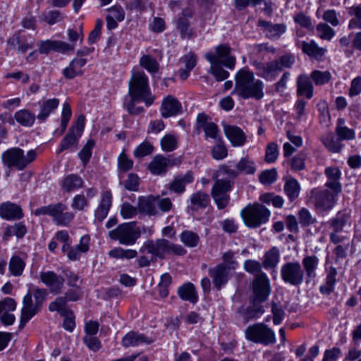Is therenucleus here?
I'll list each match as a JSON object with an SVG mask.
<instances>
[{
	"mask_svg": "<svg viewBox=\"0 0 361 361\" xmlns=\"http://www.w3.org/2000/svg\"><path fill=\"white\" fill-rule=\"evenodd\" d=\"M264 82L255 78L252 71L247 68L240 69L235 76V87L232 94L243 99L259 100L264 97Z\"/></svg>",
	"mask_w": 361,
	"mask_h": 361,
	"instance_id": "1",
	"label": "nucleus"
},
{
	"mask_svg": "<svg viewBox=\"0 0 361 361\" xmlns=\"http://www.w3.org/2000/svg\"><path fill=\"white\" fill-rule=\"evenodd\" d=\"M130 97L142 99L147 106L152 104L154 100L149 86L148 78L143 71H133L128 82Z\"/></svg>",
	"mask_w": 361,
	"mask_h": 361,
	"instance_id": "2",
	"label": "nucleus"
},
{
	"mask_svg": "<svg viewBox=\"0 0 361 361\" xmlns=\"http://www.w3.org/2000/svg\"><path fill=\"white\" fill-rule=\"evenodd\" d=\"M35 150L31 149L24 154V151L19 147H12L5 151L1 155L4 165L8 169H16L18 171L23 170L28 164L36 158ZM8 173L7 175L8 176Z\"/></svg>",
	"mask_w": 361,
	"mask_h": 361,
	"instance_id": "3",
	"label": "nucleus"
},
{
	"mask_svg": "<svg viewBox=\"0 0 361 361\" xmlns=\"http://www.w3.org/2000/svg\"><path fill=\"white\" fill-rule=\"evenodd\" d=\"M109 237L121 245L130 246L135 244L141 236V230L135 221L119 224L116 228L109 231Z\"/></svg>",
	"mask_w": 361,
	"mask_h": 361,
	"instance_id": "4",
	"label": "nucleus"
},
{
	"mask_svg": "<svg viewBox=\"0 0 361 361\" xmlns=\"http://www.w3.org/2000/svg\"><path fill=\"white\" fill-rule=\"evenodd\" d=\"M245 338L255 343L269 345L276 343L274 331L264 323H255L245 330Z\"/></svg>",
	"mask_w": 361,
	"mask_h": 361,
	"instance_id": "5",
	"label": "nucleus"
},
{
	"mask_svg": "<svg viewBox=\"0 0 361 361\" xmlns=\"http://www.w3.org/2000/svg\"><path fill=\"white\" fill-rule=\"evenodd\" d=\"M270 215V211L259 203L248 205L241 211L244 222L250 228H258L262 224L267 223Z\"/></svg>",
	"mask_w": 361,
	"mask_h": 361,
	"instance_id": "6",
	"label": "nucleus"
},
{
	"mask_svg": "<svg viewBox=\"0 0 361 361\" xmlns=\"http://www.w3.org/2000/svg\"><path fill=\"white\" fill-rule=\"evenodd\" d=\"M280 274L285 283L294 287L300 286L305 280L302 267L298 261L284 263L281 267Z\"/></svg>",
	"mask_w": 361,
	"mask_h": 361,
	"instance_id": "7",
	"label": "nucleus"
},
{
	"mask_svg": "<svg viewBox=\"0 0 361 361\" xmlns=\"http://www.w3.org/2000/svg\"><path fill=\"white\" fill-rule=\"evenodd\" d=\"M254 304L267 300L270 293L271 286L268 276L265 273H259L255 276L252 281Z\"/></svg>",
	"mask_w": 361,
	"mask_h": 361,
	"instance_id": "8",
	"label": "nucleus"
},
{
	"mask_svg": "<svg viewBox=\"0 0 361 361\" xmlns=\"http://www.w3.org/2000/svg\"><path fill=\"white\" fill-rule=\"evenodd\" d=\"M338 194L333 190L330 192L328 190L314 189L312 191L311 197L315 208L320 212H324L330 210L334 207L336 197Z\"/></svg>",
	"mask_w": 361,
	"mask_h": 361,
	"instance_id": "9",
	"label": "nucleus"
},
{
	"mask_svg": "<svg viewBox=\"0 0 361 361\" xmlns=\"http://www.w3.org/2000/svg\"><path fill=\"white\" fill-rule=\"evenodd\" d=\"M250 64L255 68L257 75L267 80H275L279 73L278 64L274 60L266 63L254 60Z\"/></svg>",
	"mask_w": 361,
	"mask_h": 361,
	"instance_id": "10",
	"label": "nucleus"
},
{
	"mask_svg": "<svg viewBox=\"0 0 361 361\" xmlns=\"http://www.w3.org/2000/svg\"><path fill=\"white\" fill-rule=\"evenodd\" d=\"M41 307L32 301V293L29 291L23 298L19 328L23 329L32 317L37 314Z\"/></svg>",
	"mask_w": 361,
	"mask_h": 361,
	"instance_id": "11",
	"label": "nucleus"
},
{
	"mask_svg": "<svg viewBox=\"0 0 361 361\" xmlns=\"http://www.w3.org/2000/svg\"><path fill=\"white\" fill-rule=\"evenodd\" d=\"M231 49L228 44H220L216 47L214 54L207 53L205 58L207 60V56H214L216 63H221L226 68L232 70L235 66V57L231 55Z\"/></svg>",
	"mask_w": 361,
	"mask_h": 361,
	"instance_id": "12",
	"label": "nucleus"
},
{
	"mask_svg": "<svg viewBox=\"0 0 361 361\" xmlns=\"http://www.w3.org/2000/svg\"><path fill=\"white\" fill-rule=\"evenodd\" d=\"M39 276L42 282L49 288L51 293L58 295L61 292L64 283L63 276L52 271H42Z\"/></svg>",
	"mask_w": 361,
	"mask_h": 361,
	"instance_id": "13",
	"label": "nucleus"
},
{
	"mask_svg": "<svg viewBox=\"0 0 361 361\" xmlns=\"http://www.w3.org/2000/svg\"><path fill=\"white\" fill-rule=\"evenodd\" d=\"M158 258L164 259L166 255L183 256L186 254V250L180 245L174 244L166 239L157 240Z\"/></svg>",
	"mask_w": 361,
	"mask_h": 361,
	"instance_id": "14",
	"label": "nucleus"
},
{
	"mask_svg": "<svg viewBox=\"0 0 361 361\" xmlns=\"http://www.w3.org/2000/svg\"><path fill=\"white\" fill-rule=\"evenodd\" d=\"M111 205L112 194L110 190H106L102 193L99 203L94 210V224H100L106 218Z\"/></svg>",
	"mask_w": 361,
	"mask_h": 361,
	"instance_id": "15",
	"label": "nucleus"
},
{
	"mask_svg": "<svg viewBox=\"0 0 361 361\" xmlns=\"http://www.w3.org/2000/svg\"><path fill=\"white\" fill-rule=\"evenodd\" d=\"M38 51L42 54H48L51 51L66 52L73 51L74 46L67 42L57 40H45L39 42Z\"/></svg>",
	"mask_w": 361,
	"mask_h": 361,
	"instance_id": "16",
	"label": "nucleus"
},
{
	"mask_svg": "<svg viewBox=\"0 0 361 361\" xmlns=\"http://www.w3.org/2000/svg\"><path fill=\"white\" fill-rule=\"evenodd\" d=\"M67 207L63 203L51 204V214L54 221L58 225L66 226L74 218V214L70 212H66Z\"/></svg>",
	"mask_w": 361,
	"mask_h": 361,
	"instance_id": "17",
	"label": "nucleus"
},
{
	"mask_svg": "<svg viewBox=\"0 0 361 361\" xmlns=\"http://www.w3.org/2000/svg\"><path fill=\"white\" fill-rule=\"evenodd\" d=\"M229 274L230 270L225 267V264H217L209 269V275L217 290H220L226 285L228 281Z\"/></svg>",
	"mask_w": 361,
	"mask_h": 361,
	"instance_id": "18",
	"label": "nucleus"
},
{
	"mask_svg": "<svg viewBox=\"0 0 361 361\" xmlns=\"http://www.w3.org/2000/svg\"><path fill=\"white\" fill-rule=\"evenodd\" d=\"M319 259L317 255H305L302 259V267L304 273V279L308 283L317 277V271L319 266Z\"/></svg>",
	"mask_w": 361,
	"mask_h": 361,
	"instance_id": "19",
	"label": "nucleus"
},
{
	"mask_svg": "<svg viewBox=\"0 0 361 361\" xmlns=\"http://www.w3.org/2000/svg\"><path fill=\"white\" fill-rule=\"evenodd\" d=\"M257 25L263 28L265 36L271 39H278L286 30V25L283 23L273 24L264 20H259Z\"/></svg>",
	"mask_w": 361,
	"mask_h": 361,
	"instance_id": "20",
	"label": "nucleus"
},
{
	"mask_svg": "<svg viewBox=\"0 0 361 361\" xmlns=\"http://www.w3.org/2000/svg\"><path fill=\"white\" fill-rule=\"evenodd\" d=\"M160 111L164 118L174 116L181 113L182 106L176 98L169 95L163 99Z\"/></svg>",
	"mask_w": 361,
	"mask_h": 361,
	"instance_id": "21",
	"label": "nucleus"
},
{
	"mask_svg": "<svg viewBox=\"0 0 361 361\" xmlns=\"http://www.w3.org/2000/svg\"><path fill=\"white\" fill-rule=\"evenodd\" d=\"M324 174L327 178L325 186L335 193H340L341 192V184L340 183L341 172L339 169L335 166L326 167L324 170Z\"/></svg>",
	"mask_w": 361,
	"mask_h": 361,
	"instance_id": "22",
	"label": "nucleus"
},
{
	"mask_svg": "<svg viewBox=\"0 0 361 361\" xmlns=\"http://www.w3.org/2000/svg\"><path fill=\"white\" fill-rule=\"evenodd\" d=\"M153 342L154 339L152 337H147L134 331L127 333L122 339V345L125 348L135 347L142 344L149 345Z\"/></svg>",
	"mask_w": 361,
	"mask_h": 361,
	"instance_id": "23",
	"label": "nucleus"
},
{
	"mask_svg": "<svg viewBox=\"0 0 361 361\" xmlns=\"http://www.w3.org/2000/svg\"><path fill=\"white\" fill-rule=\"evenodd\" d=\"M224 130L226 137L233 147H240L245 143L246 135L239 127L232 125H224Z\"/></svg>",
	"mask_w": 361,
	"mask_h": 361,
	"instance_id": "24",
	"label": "nucleus"
},
{
	"mask_svg": "<svg viewBox=\"0 0 361 361\" xmlns=\"http://www.w3.org/2000/svg\"><path fill=\"white\" fill-rule=\"evenodd\" d=\"M0 216L4 219L11 221L23 218V213L19 205L7 202L0 205Z\"/></svg>",
	"mask_w": 361,
	"mask_h": 361,
	"instance_id": "25",
	"label": "nucleus"
},
{
	"mask_svg": "<svg viewBox=\"0 0 361 361\" xmlns=\"http://www.w3.org/2000/svg\"><path fill=\"white\" fill-rule=\"evenodd\" d=\"M193 180L192 173L188 171L185 174L176 176L173 180L170 183L169 189L173 192L182 194L185 190V185L188 183H191Z\"/></svg>",
	"mask_w": 361,
	"mask_h": 361,
	"instance_id": "26",
	"label": "nucleus"
},
{
	"mask_svg": "<svg viewBox=\"0 0 361 361\" xmlns=\"http://www.w3.org/2000/svg\"><path fill=\"white\" fill-rule=\"evenodd\" d=\"M39 112L37 115V118L40 123L44 122L49 115L58 108L59 100L58 99H49L38 103Z\"/></svg>",
	"mask_w": 361,
	"mask_h": 361,
	"instance_id": "27",
	"label": "nucleus"
},
{
	"mask_svg": "<svg viewBox=\"0 0 361 361\" xmlns=\"http://www.w3.org/2000/svg\"><path fill=\"white\" fill-rule=\"evenodd\" d=\"M297 46L302 49V51L310 57L315 59H320L325 54L326 49L318 45L313 41L310 42H297Z\"/></svg>",
	"mask_w": 361,
	"mask_h": 361,
	"instance_id": "28",
	"label": "nucleus"
},
{
	"mask_svg": "<svg viewBox=\"0 0 361 361\" xmlns=\"http://www.w3.org/2000/svg\"><path fill=\"white\" fill-rule=\"evenodd\" d=\"M172 165L169 159L163 155H157L149 163L148 169L152 174L161 175L166 173L168 166Z\"/></svg>",
	"mask_w": 361,
	"mask_h": 361,
	"instance_id": "29",
	"label": "nucleus"
},
{
	"mask_svg": "<svg viewBox=\"0 0 361 361\" xmlns=\"http://www.w3.org/2000/svg\"><path fill=\"white\" fill-rule=\"evenodd\" d=\"M307 75H300L297 78V94L310 99L313 97L314 87Z\"/></svg>",
	"mask_w": 361,
	"mask_h": 361,
	"instance_id": "30",
	"label": "nucleus"
},
{
	"mask_svg": "<svg viewBox=\"0 0 361 361\" xmlns=\"http://www.w3.org/2000/svg\"><path fill=\"white\" fill-rule=\"evenodd\" d=\"M87 63L83 58H75L69 63V66L63 70V75L66 79H73L78 75H82L83 71L81 69Z\"/></svg>",
	"mask_w": 361,
	"mask_h": 361,
	"instance_id": "31",
	"label": "nucleus"
},
{
	"mask_svg": "<svg viewBox=\"0 0 361 361\" xmlns=\"http://www.w3.org/2000/svg\"><path fill=\"white\" fill-rule=\"evenodd\" d=\"M10 49H17L19 53H25L28 49L33 48V43H29L24 36H21L20 33L14 34L7 42Z\"/></svg>",
	"mask_w": 361,
	"mask_h": 361,
	"instance_id": "32",
	"label": "nucleus"
},
{
	"mask_svg": "<svg viewBox=\"0 0 361 361\" xmlns=\"http://www.w3.org/2000/svg\"><path fill=\"white\" fill-rule=\"evenodd\" d=\"M138 212L149 216H155L159 214V211L156 208V198L154 197H141L137 204Z\"/></svg>",
	"mask_w": 361,
	"mask_h": 361,
	"instance_id": "33",
	"label": "nucleus"
},
{
	"mask_svg": "<svg viewBox=\"0 0 361 361\" xmlns=\"http://www.w3.org/2000/svg\"><path fill=\"white\" fill-rule=\"evenodd\" d=\"M178 296L185 301L195 304L198 300V295L195 286L191 283H186L178 288Z\"/></svg>",
	"mask_w": 361,
	"mask_h": 361,
	"instance_id": "34",
	"label": "nucleus"
},
{
	"mask_svg": "<svg viewBox=\"0 0 361 361\" xmlns=\"http://www.w3.org/2000/svg\"><path fill=\"white\" fill-rule=\"evenodd\" d=\"M180 61L185 66L184 68L179 69V75L182 80H186L190 75V72L197 64V56L194 53L189 52L183 56Z\"/></svg>",
	"mask_w": 361,
	"mask_h": 361,
	"instance_id": "35",
	"label": "nucleus"
},
{
	"mask_svg": "<svg viewBox=\"0 0 361 361\" xmlns=\"http://www.w3.org/2000/svg\"><path fill=\"white\" fill-rule=\"evenodd\" d=\"M26 233L27 228L23 222H18L6 227L3 239L7 240L14 235L17 238L20 239L23 238Z\"/></svg>",
	"mask_w": 361,
	"mask_h": 361,
	"instance_id": "36",
	"label": "nucleus"
},
{
	"mask_svg": "<svg viewBox=\"0 0 361 361\" xmlns=\"http://www.w3.org/2000/svg\"><path fill=\"white\" fill-rule=\"evenodd\" d=\"M16 121L23 127H31L35 123L37 116L28 109H20L14 114Z\"/></svg>",
	"mask_w": 361,
	"mask_h": 361,
	"instance_id": "37",
	"label": "nucleus"
},
{
	"mask_svg": "<svg viewBox=\"0 0 361 361\" xmlns=\"http://www.w3.org/2000/svg\"><path fill=\"white\" fill-rule=\"evenodd\" d=\"M216 58L212 56H207V61L210 63L209 72L213 75L217 81L226 80L229 76V73L222 68V63H216Z\"/></svg>",
	"mask_w": 361,
	"mask_h": 361,
	"instance_id": "38",
	"label": "nucleus"
},
{
	"mask_svg": "<svg viewBox=\"0 0 361 361\" xmlns=\"http://www.w3.org/2000/svg\"><path fill=\"white\" fill-rule=\"evenodd\" d=\"M212 178L215 180V182L212 188L211 193H228L231 190L233 185V181L219 178V175L216 173H214Z\"/></svg>",
	"mask_w": 361,
	"mask_h": 361,
	"instance_id": "39",
	"label": "nucleus"
},
{
	"mask_svg": "<svg viewBox=\"0 0 361 361\" xmlns=\"http://www.w3.org/2000/svg\"><path fill=\"white\" fill-rule=\"evenodd\" d=\"M83 180L77 174H69L62 180V188L68 192L80 188L83 185Z\"/></svg>",
	"mask_w": 361,
	"mask_h": 361,
	"instance_id": "40",
	"label": "nucleus"
},
{
	"mask_svg": "<svg viewBox=\"0 0 361 361\" xmlns=\"http://www.w3.org/2000/svg\"><path fill=\"white\" fill-rule=\"evenodd\" d=\"M322 141L325 147L333 153H338L343 148L341 140L332 133H329L322 137Z\"/></svg>",
	"mask_w": 361,
	"mask_h": 361,
	"instance_id": "41",
	"label": "nucleus"
},
{
	"mask_svg": "<svg viewBox=\"0 0 361 361\" xmlns=\"http://www.w3.org/2000/svg\"><path fill=\"white\" fill-rule=\"evenodd\" d=\"M190 200L192 209L206 208L210 202L209 195L202 191L193 193Z\"/></svg>",
	"mask_w": 361,
	"mask_h": 361,
	"instance_id": "42",
	"label": "nucleus"
},
{
	"mask_svg": "<svg viewBox=\"0 0 361 361\" xmlns=\"http://www.w3.org/2000/svg\"><path fill=\"white\" fill-rule=\"evenodd\" d=\"M80 137L74 133V130H70L68 133L61 141L58 153H61L66 149L74 150L77 147Z\"/></svg>",
	"mask_w": 361,
	"mask_h": 361,
	"instance_id": "43",
	"label": "nucleus"
},
{
	"mask_svg": "<svg viewBox=\"0 0 361 361\" xmlns=\"http://www.w3.org/2000/svg\"><path fill=\"white\" fill-rule=\"evenodd\" d=\"M263 266L265 269L275 268L280 259V251L276 247H272L264 256Z\"/></svg>",
	"mask_w": 361,
	"mask_h": 361,
	"instance_id": "44",
	"label": "nucleus"
},
{
	"mask_svg": "<svg viewBox=\"0 0 361 361\" xmlns=\"http://www.w3.org/2000/svg\"><path fill=\"white\" fill-rule=\"evenodd\" d=\"M284 192L289 201L293 202L298 197L300 192V185L298 181L295 178L287 180L284 184Z\"/></svg>",
	"mask_w": 361,
	"mask_h": 361,
	"instance_id": "45",
	"label": "nucleus"
},
{
	"mask_svg": "<svg viewBox=\"0 0 361 361\" xmlns=\"http://www.w3.org/2000/svg\"><path fill=\"white\" fill-rule=\"evenodd\" d=\"M239 175L244 173L246 175H252L256 171L255 161L248 157H242L238 162H236Z\"/></svg>",
	"mask_w": 361,
	"mask_h": 361,
	"instance_id": "46",
	"label": "nucleus"
},
{
	"mask_svg": "<svg viewBox=\"0 0 361 361\" xmlns=\"http://www.w3.org/2000/svg\"><path fill=\"white\" fill-rule=\"evenodd\" d=\"M25 267V262L19 256L13 255L10 259L8 269L11 274L14 276H20Z\"/></svg>",
	"mask_w": 361,
	"mask_h": 361,
	"instance_id": "47",
	"label": "nucleus"
},
{
	"mask_svg": "<svg viewBox=\"0 0 361 361\" xmlns=\"http://www.w3.org/2000/svg\"><path fill=\"white\" fill-rule=\"evenodd\" d=\"M176 27L179 30L182 38L191 39L195 35L194 30L188 18H178Z\"/></svg>",
	"mask_w": 361,
	"mask_h": 361,
	"instance_id": "48",
	"label": "nucleus"
},
{
	"mask_svg": "<svg viewBox=\"0 0 361 361\" xmlns=\"http://www.w3.org/2000/svg\"><path fill=\"white\" fill-rule=\"evenodd\" d=\"M67 300L64 296L58 297L54 301L51 302L49 305V310L50 312H57L61 316L66 314H71V310L67 308Z\"/></svg>",
	"mask_w": 361,
	"mask_h": 361,
	"instance_id": "49",
	"label": "nucleus"
},
{
	"mask_svg": "<svg viewBox=\"0 0 361 361\" xmlns=\"http://www.w3.org/2000/svg\"><path fill=\"white\" fill-rule=\"evenodd\" d=\"M345 121L343 118L338 119V126L336 128V135L342 140H351L355 137L354 130L343 126Z\"/></svg>",
	"mask_w": 361,
	"mask_h": 361,
	"instance_id": "50",
	"label": "nucleus"
},
{
	"mask_svg": "<svg viewBox=\"0 0 361 361\" xmlns=\"http://www.w3.org/2000/svg\"><path fill=\"white\" fill-rule=\"evenodd\" d=\"M219 176L225 175L229 178L235 179L239 176L236 162L233 161H229L226 164L220 166L219 170L215 173Z\"/></svg>",
	"mask_w": 361,
	"mask_h": 361,
	"instance_id": "51",
	"label": "nucleus"
},
{
	"mask_svg": "<svg viewBox=\"0 0 361 361\" xmlns=\"http://www.w3.org/2000/svg\"><path fill=\"white\" fill-rule=\"evenodd\" d=\"M180 241L188 247H195L200 243L199 235L192 231H184L180 235Z\"/></svg>",
	"mask_w": 361,
	"mask_h": 361,
	"instance_id": "52",
	"label": "nucleus"
},
{
	"mask_svg": "<svg viewBox=\"0 0 361 361\" xmlns=\"http://www.w3.org/2000/svg\"><path fill=\"white\" fill-rule=\"evenodd\" d=\"M310 78L316 85H324L331 80L332 75L328 71L314 70L311 73Z\"/></svg>",
	"mask_w": 361,
	"mask_h": 361,
	"instance_id": "53",
	"label": "nucleus"
},
{
	"mask_svg": "<svg viewBox=\"0 0 361 361\" xmlns=\"http://www.w3.org/2000/svg\"><path fill=\"white\" fill-rule=\"evenodd\" d=\"M337 271L335 267H331L327 271L326 278V284L324 286H321L320 290L322 293H331L334 290V288L336 281V276Z\"/></svg>",
	"mask_w": 361,
	"mask_h": 361,
	"instance_id": "54",
	"label": "nucleus"
},
{
	"mask_svg": "<svg viewBox=\"0 0 361 361\" xmlns=\"http://www.w3.org/2000/svg\"><path fill=\"white\" fill-rule=\"evenodd\" d=\"M95 145V142L93 140H89L82 149L79 152L78 157L82 162L83 166H86L90 161L92 157V152Z\"/></svg>",
	"mask_w": 361,
	"mask_h": 361,
	"instance_id": "55",
	"label": "nucleus"
},
{
	"mask_svg": "<svg viewBox=\"0 0 361 361\" xmlns=\"http://www.w3.org/2000/svg\"><path fill=\"white\" fill-rule=\"evenodd\" d=\"M140 64L149 73H156L159 70V63L156 59L149 55L142 56L140 59Z\"/></svg>",
	"mask_w": 361,
	"mask_h": 361,
	"instance_id": "56",
	"label": "nucleus"
},
{
	"mask_svg": "<svg viewBox=\"0 0 361 361\" xmlns=\"http://www.w3.org/2000/svg\"><path fill=\"white\" fill-rule=\"evenodd\" d=\"M177 138L174 135L168 134L161 140V149L164 152H172L177 148Z\"/></svg>",
	"mask_w": 361,
	"mask_h": 361,
	"instance_id": "57",
	"label": "nucleus"
},
{
	"mask_svg": "<svg viewBox=\"0 0 361 361\" xmlns=\"http://www.w3.org/2000/svg\"><path fill=\"white\" fill-rule=\"evenodd\" d=\"M350 15H354L355 18L349 21V29H360L361 30V4L353 6L350 11Z\"/></svg>",
	"mask_w": 361,
	"mask_h": 361,
	"instance_id": "58",
	"label": "nucleus"
},
{
	"mask_svg": "<svg viewBox=\"0 0 361 361\" xmlns=\"http://www.w3.org/2000/svg\"><path fill=\"white\" fill-rule=\"evenodd\" d=\"M348 216L343 213H338L336 217L330 221V227L333 231L341 232L347 222Z\"/></svg>",
	"mask_w": 361,
	"mask_h": 361,
	"instance_id": "59",
	"label": "nucleus"
},
{
	"mask_svg": "<svg viewBox=\"0 0 361 361\" xmlns=\"http://www.w3.org/2000/svg\"><path fill=\"white\" fill-rule=\"evenodd\" d=\"M317 31L318 36L326 40H330L335 35L334 30L325 23H319L317 25Z\"/></svg>",
	"mask_w": 361,
	"mask_h": 361,
	"instance_id": "60",
	"label": "nucleus"
},
{
	"mask_svg": "<svg viewBox=\"0 0 361 361\" xmlns=\"http://www.w3.org/2000/svg\"><path fill=\"white\" fill-rule=\"evenodd\" d=\"M277 178V171L275 169L265 170L262 171L259 176V181L264 185H270L276 181Z\"/></svg>",
	"mask_w": 361,
	"mask_h": 361,
	"instance_id": "61",
	"label": "nucleus"
},
{
	"mask_svg": "<svg viewBox=\"0 0 361 361\" xmlns=\"http://www.w3.org/2000/svg\"><path fill=\"white\" fill-rule=\"evenodd\" d=\"M219 209H225L229 204L230 195L228 193H211Z\"/></svg>",
	"mask_w": 361,
	"mask_h": 361,
	"instance_id": "62",
	"label": "nucleus"
},
{
	"mask_svg": "<svg viewBox=\"0 0 361 361\" xmlns=\"http://www.w3.org/2000/svg\"><path fill=\"white\" fill-rule=\"evenodd\" d=\"M279 156L278 145L275 142L268 144L266 148L264 161L267 163H274Z\"/></svg>",
	"mask_w": 361,
	"mask_h": 361,
	"instance_id": "63",
	"label": "nucleus"
},
{
	"mask_svg": "<svg viewBox=\"0 0 361 361\" xmlns=\"http://www.w3.org/2000/svg\"><path fill=\"white\" fill-rule=\"evenodd\" d=\"M154 147L149 142H143L134 150L135 157H143L152 153Z\"/></svg>",
	"mask_w": 361,
	"mask_h": 361,
	"instance_id": "64",
	"label": "nucleus"
}]
</instances>
